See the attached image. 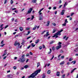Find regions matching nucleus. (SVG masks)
<instances>
[{
  "mask_svg": "<svg viewBox=\"0 0 78 78\" xmlns=\"http://www.w3.org/2000/svg\"><path fill=\"white\" fill-rule=\"evenodd\" d=\"M31 32V31L30 30L28 31V34H30V32Z\"/></svg>",
  "mask_w": 78,
  "mask_h": 78,
  "instance_id": "nucleus-56",
  "label": "nucleus"
},
{
  "mask_svg": "<svg viewBox=\"0 0 78 78\" xmlns=\"http://www.w3.org/2000/svg\"><path fill=\"white\" fill-rule=\"evenodd\" d=\"M26 30H30V28H27L26 29Z\"/></svg>",
  "mask_w": 78,
  "mask_h": 78,
  "instance_id": "nucleus-62",
  "label": "nucleus"
},
{
  "mask_svg": "<svg viewBox=\"0 0 78 78\" xmlns=\"http://www.w3.org/2000/svg\"><path fill=\"white\" fill-rule=\"evenodd\" d=\"M28 67V65H26L24 66V68L25 69H27Z\"/></svg>",
  "mask_w": 78,
  "mask_h": 78,
  "instance_id": "nucleus-14",
  "label": "nucleus"
},
{
  "mask_svg": "<svg viewBox=\"0 0 78 78\" xmlns=\"http://www.w3.org/2000/svg\"><path fill=\"white\" fill-rule=\"evenodd\" d=\"M51 72V71H50V70H48V71L47 73V74H50Z\"/></svg>",
  "mask_w": 78,
  "mask_h": 78,
  "instance_id": "nucleus-17",
  "label": "nucleus"
},
{
  "mask_svg": "<svg viewBox=\"0 0 78 78\" xmlns=\"http://www.w3.org/2000/svg\"><path fill=\"white\" fill-rule=\"evenodd\" d=\"M52 49L53 51H55V47L53 46L52 48Z\"/></svg>",
  "mask_w": 78,
  "mask_h": 78,
  "instance_id": "nucleus-20",
  "label": "nucleus"
},
{
  "mask_svg": "<svg viewBox=\"0 0 78 78\" xmlns=\"http://www.w3.org/2000/svg\"><path fill=\"white\" fill-rule=\"evenodd\" d=\"M7 58V56H5L3 58V59H6V58Z\"/></svg>",
  "mask_w": 78,
  "mask_h": 78,
  "instance_id": "nucleus-60",
  "label": "nucleus"
},
{
  "mask_svg": "<svg viewBox=\"0 0 78 78\" xmlns=\"http://www.w3.org/2000/svg\"><path fill=\"white\" fill-rule=\"evenodd\" d=\"M13 69H14V70H16V69H17V67H16V66H14L13 67Z\"/></svg>",
  "mask_w": 78,
  "mask_h": 78,
  "instance_id": "nucleus-38",
  "label": "nucleus"
},
{
  "mask_svg": "<svg viewBox=\"0 0 78 78\" xmlns=\"http://www.w3.org/2000/svg\"><path fill=\"white\" fill-rule=\"evenodd\" d=\"M63 31V30L62 29L60 31H58V33H59V34H61L60 33H61V32Z\"/></svg>",
  "mask_w": 78,
  "mask_h": 78,
  "instance_id": "nucleus-24",
  "label": "nucleus"
},
{
  "mask_svg": "<svg viewBox=\"0 0 78 78\" xmlns=\"http://www.w3.org/2000/svg\"><path fill=\"white\" fill-rule=\"evenodd\" d=\"M46 77V76L44 74H43V76H42V78H45Z\"/></svg>",
  "mask_w": 78,
  "mask_h": 78,
  "instance_id": "nucleus-25",
  "label": "nucleus"
},
{
  "mask_svg": "<svg viewBox=\"0 0 78 78\" xmlns=\"http://www.w3.org/2000/svg\"><path fill=\"white\" fill-rule=\"evenodd\" d=\"M11 20H12V22H13V21H14V18H12L11 19Z\"/></svg>",
  "mask_w": 78,
  "mask_h": 78,
  "instance_id": "nucleus-49",
  "label": "nucleus"
},
{
  "mask_svg": "<svg viewBox=\"0 0 78 78\" xmlns=\"http://www.w3.org/2000/svg\"><path fill=\"white\" fill-rule=\"evenodd\" d=\"M30 47H31V46L30 45H29L28 47L27 48V49H29V48H30Z\"/></svg>",
  "mask_w": 78,
  "mask_h": 78,
  "instance_id": "nucleus-53",
  "label": "nucleus"
},
{
  "mask_svg": "<svg viewBox=\"0 0 78 78\" xmlns=\"http://www.w3.org/2000/svg\"><path fill=\"white\" fill-rule=\"evenodd\" d=\"M62 26H66V23H63L62 24Z\"/></svg>",
  "mask_w": 78,
  "mask_h": 78,
  "instance_id": "nucleus-31",
  "label": "nucleus"
},
{
  "mask_svg": "<svg viewBox=\"0 0 78 78\" xmlns=\"http://www.w3.org/2000/svg\"><path fill=\"white\" fill-rule=\"evenodd\" d=\"M59 2V3L60 4L61 3H62V1H61V0H60Z\"/></svg>",
  "mask_w": 78,
  "mask_h": 78,
  "instance_id": "nucleus-58",
  "label": "nucleus"
},
{
  "mask_svg": "<svg viewBox=\"0 0 78 78\" xmlns=\"http://www.w3.org/2000/svg\"><path fill=\"white\" fill-rule=\"evenodd\" d=\"M62 6V5H60L59 7V8H61V7Z\"/></svg>",
  "mask_w": 78,
  "mask_h": 78,
  "instance_id": "nucleus-64",
  "label": "nucleus"
},
{
  "mask_svg": "<svg viewBox=\"0 0 78 78\" xmlns=\"http://www.w3.org/2000/svg\"><path fill=\"white\" fill-rule=\"evenodd\" d=\"M11 75L9 74L7 75V78H10L11 77Z\"/></svg>",
  "mask_w": 78,
  "mask_h": 78,
  "instance_id": "nucleus-21",
  "label": "nucleus"
},
{
  "mask_svg": "<svg viewBox=\"0 0 78 78\" xmlns=\"http://www.w3.org/2000/svg\"><path fill=\"white\" fill-rule=\"evenodd\" d=\"M31 20H33V19H34V16H32V17H31Z\"/></svg>",
  "mask_w": 78,
  "mask_h": 78,
  "instance_id": "nucleus-22",
  "label": "nucleus"
},
{
  "mask_svg": "<svg viewBox=\"0 0 78 78\" xmlns=\"http://www.w3.org/2000/svg\"><path fill=\"white\" fill-rule=\"evenodd\" d=\"M64 12H65V10L63 9L62 10V12L61 13V15H64Z\"/></svg>",
  "mask_w": 78,
  "mask_h": 78,
  "instance_id": "nucleus-9",
  "label": "nucleus"
},
{
  "mask_svg": "<svg viewBox=\"0 0 78 78\" xmlns=\"http://www.w3.org/2000/svg\"><path fill=\"white\" fill-rule=\"evenodd\" d=\"M33 11V8H30V9H29V10L27 11V12L26 14L27 15V14H30L31 12V11Z\"/></svg>",
  "mask_w": 78,
  "mask_h": 78,
  "instance_id": "nucleus-1",
  "label": "nucleus"
},
{
  "mask_svg": "<svg viewBox=\"0 0 78 78\" xmlns=\"http://www.w3.org/2000/svg\"><path fill=\"white\" fill-rule=\"evenodd\" d=\"M31 45L33 47H35V44L33 45V43H32L31 44Z\"/></svg>",
  "mask_w": 78,
  "mask_h": 78,
  "instance_id": "nucleus-35",
  "label": "nucleus"
},
{
  "mask_svg": "<svg viewBox=\"0 0 78 78\" xmlns=\"http://www.w3.org/2000/svg\"><path fill=\"white\" fill-rule=\"evenodd\" d=\"M19 28L20 31H22V30H23V28L22 27H19Z\"/></svg>",
  "mask_w": 78,
  "mask_h": 78,
  "instance_id": "nucleus-11",
  "label": "nucleus"
},
{
  "mask_svg": "<svg viewBox=\"0 0 78 78\" xmlns=\"http://www.w3.org/2000/svg\"><path fill=\"white\" fill-rule=\"evenodd\" d=\"M5 45V44H2V45H1V47H3V46H4V45Z\"/></svg>",
  "mask_w": 78,
  "mask_h": 78,
  "instance_id": "nucleus-52",
  "label": "nucleus"
},
{
  "mask_svg": "<svg viewBox=\"0 0 78 78\" xmlns=\"http://www.w3.org/2000/svg\"><path fill=\"white\" fill-rule=\"evenodd\" d=\"M8 27H9V26L7 25V26H6L5 27V29H6V28H8Z\"/></svg>",
  "mask_w": 78,
  "mask_h": 78,
  "instance_id": "nucleus-44",
  "label": "nucleus"
},
{
  "mask_svg": "<svg viewBox=\"0 0 78 78\" xmlns=\"http://www.w3.org/2000/svg\"><path fill=\"white\" fill-rule=\"evenodd\" d=\"M31 37H29L27 38V39H30V38Z\"/></svg>",
  "mask_w": 78,
  "mask_h": 78,
  "instance_id": "nucleus-63",
  "label": "nucleus"
},
{
  "mask_svg": "<svg viewBox=\"0 0 78 78\" xmlns=\"http://www.w3.org/2000/svg\"><path fill=\"white\" fill-rule=\"evenodd\" d=\"M66 4H67V2H65V4L64 5V7H66Z\"/></svg>",
  "mask_w": 78,
  "mask_h": 78,
  "instance_id": "nucleus-50",
  "label": "nucleus"
},
{
  "mask_svg": "<svg viewBox=\"0 0 78 78\" xmlns=\"http://www.w3.org/2000/svg\"><path fill=\"white\" fill-rule=\"evenodd\" d=\"M50 51H49L48 52V54H50V53H51V51H51V49L50 48Z\"/></svg>",
  "mask_w": 78,
  "mask_h": 78,
  "instance_id": "nucleus-13",
  "label": "nucleus"
},
{
  "mask_svg": "<svg viewBox=\"0 0 78 78\" xmlns=\"http://www.w3.org/2000/svg\"><path fill=\"white\" fill-rule=\"evenodd\" d=\"M65 23H68V21H67V19L65 20Z\"/></svg>",
  "mask_w": 78,
  "mask_h": 78,
  "instance_id": "nucleus-29",
  "label": "nucleus"
},
{
  "mask_svg": "<svg viewBox=\"0 0 78 78\" xmlns=\"http://www.w3.org/2000/svg\"><path fill=\"white\" fill-rule=\"evenodd\" d=\"M6 2H7V0H5L4 4H5Z\"/></svg>",
  "mask_w": 78,
  "mask_h": 78,
  "instance_id": "nucleus-48",
  "label": "nucleus"
},
{
  "mask_svg": "<svg viewBox=\"0 0 78 78\" xmlns=\"http://www.w3.org/2000/svg\"><path fill=\"white\" fill-rule=\"evenodd\" d=\"M23 41V42L21 43L22 45H24V43H25V41Z\"/></svg>",
  "mask_w": 78,
  "mask_h": 78,
  "instance_id": "nucleus-26",
  "label": "nucleus"
},
{
  "mask_svg": "<svg viewBox=\"0 0 78 78\" xmlns=\"http://www.w3.org/2000/svg\"><path fill=\"white\" fill-rule=\"evenodd\" d=\"M40 66V63L39 62L37 63V67H38Z\"/></svg>",
  "mask_w": 78,
  "mask_h": 78,
  "instance_id": "nucleus-23",
  "label": "nucleus"
},
{
  "mask_svg": "<svg viewBox=\"0 0 78 78\" xmlns=\"http://www.w3.org/2000/svg\"><path fill=\"white\" fill-rule=\"evenodd\" d=\"M64 64V61H63L60 64V65H63Z\"/></svg>",
  "mask_w": 78,
  "mask_h": 78,
  "instance_id": "nucleus-19",
  "label": "nucleus"
},
{
  "mask_svg": "<svg viewBox=\"0 0 78 78\" xmlns=\"http://www.w3.org/2000/svg\"><path fill=\"white\" fill-rule=\"evenodd\" d=\"M36 27H34L33 28V29H32V30H36Z\"/></svg>",
  "mask_w": 78,
  "mask_h": 78,
  "instance_id": "nucleus-55",
  "label": "nucleus"
},
{
  "mask_svg": "<svg viewBox=\"0 0 78 78\" xmlns=\"http://www.w3.org/2000/svg\"><path fill=\"white\" fill-rule=\"evenodd\" d=\"M61 44H62V43H61V42H59L58 44V45H61Z\"/></svg>",
  "mask_w": 78,
  "mask_h": 78,
  "instance_id": "nucleus-51",
  "label": "nucleus"
},
{
  "mask_svg": "<svg viewBox=\"0 0 78 78\" xmlns=\"http://www.w3.org/2000/svg\"><path fill=\"white\" fill-rule=\"evenodd\" d=\"M29 56V53L27 54L26 55V57H27V56Z\"/></svg>",
  "mask_w": 78,
  "mask_h": 78,
  "instance_id": "nucleus-57",
  "label": "nucleus"
},
{
  "mask_svg": "<svg viewBox=\"0 0 78 78\" xmlns=\"http://www.w3.org/2000/svg\"><path fill=\"white\" fill-rule=\"evenodd\" d=\"M10 3L11 4H12V3H13V1L11 0L10 1Z\"/></svg>",
  "mask_w": 78,
  "mask_h": 78,
  "instance_id": "nucleus-36",
  "label": "nucleus"
},
{
  "mask_svg": "<svg viewBox=\"0 0 78 78\" xmlns=\"http://www.w3.org/2000/svg\"><path fill=\"white\" fill-rule=\"evenodd\" d=\"M41 69L37 70L35 71V72L34 73L36 75H37L38 74V73H40V72H41Z\"/></svg>",
  "mask_w": 78,
  "mask_h": 78,
  "instance_id": "nucleus-2",
  "label": "nucleus"
},
{
  "mask_svg": "<svg viewBox=\"0 0 78 78\" xmlns=\"http://www.w3.org/2000/svg\"><path fill=\"white\" fill-rule=\"evenodd\" d=\"M63 52H64L63 51H62V50H61L60 51V53H63Z\"/></svg>",
  "mask_w": 78,
  "mask_h": 78,
  "instance_id": "nucleus-59",
  "label": "nucleus"
},
{
  "mask_svg": "<svg viewBox=\"0 0 78 78\" xmlns=\"http://www.w3.org/2000/svg\"><path fill=\"white\" fill-rule=\"evenodd\" d=\"M54 35L55 36H58V35H59V36H60V35H61V34H59V33L58 32L57 33L55 34Z\"/></svg>",
  "mask_w": 78,
  "mask_h": 78,
  "instance_id": "nucleus-6",
  "label": "nucleus"
},
{
  "mask_svg": "<svg viewBox=\"0 0 78 78\" xmlns=\"http://www.w3.org/2000/svg\"><path fill=\"white\" fill-rule=\"evenodd\" d=\"M72 63H73V64H75L76 63V61L74 60L71 62Z\"/></svg>",
  "mask_w": 78,
  "mask_h": 78,
  "instance_id": "nucleus-15",
  "label": "nucleus"
},
{
  "mask_svg": "<svg viewBox=\"0 0 78 78\" xmlns=\"http://www.w3.org/2000/svg\"><path fill=\"white\" fill-rule=\"evenodd\" d=\"M74 51H78V49H76L75 50H74Z\"/></svg>",
  "mask_w": 78,
  "mask_h": 78,
  "instance_id": "nucleus-46",
  "label": "nucleus"
},
{
  "mask_svg": "<svg viewBox=\"0 0 78 78\" xmlns=\"http://www.w3.org/2000/svg\"><path fill=\"white\" fill-rule=\"evenodd\" d=\"M25 55H23L22 56H21V57L22 58H25L24 57H25Z\"/></svg>",
  "mask_w": 78,
  "mask_h": 78,
  "instance_id": "nucleus-39",
  "label": "nucleus"
},
{
  "mask_svg": "<svg viewBox=\"0 0 78 78\" xmlns=\"http://www.w3.org/2000/svg\"><path fill=\"white\" fill-rule=\"evenodd\" d=\"M3 24H2L0 26V28H3Z\"/></svg>",
  "mask_w": 78,
  "mask_h": 78,
  "instance_id": "nucleus-34",
  "label": "nucleus"
},
{
  "mask_svg": "<svg viewBox=\"0 0 78 78\" xmlns=\"http://www.w3.org/2000/svg\"><path fill=\"white\" fill-rule=\"evenodd\" d=\"M56 75L57 76H60V72H57Z\"/></svg>",
  "mask_w": 78,
  "mask_h": 78,
  "instance_id": "nucleus-8",
  "label": "nucleus"
},
{
  "mask_svg": "<svg viewBox=\"0 0 78 78\" xmlns=\"http://www.w3.org/2000/svg\"><path fill=\"white\" fill-rule=\"evenodd\" d=\"M20 59L21 62L23 63L25 61V58H20Z\"/></svg>",
  "mask_w": 78,
  "mask_h": 78,
  "instance_id": "nucleus-3",
  "label": "nucleus"
},
{
  "mask_svg": "<svg viewBox=\"0 0 78 78\" xmlns=\"http://www.w3.org/2000/svg\"><path fill=\"white\" fill-rule=\"evenodd\" d=\"M64 57H65V56L63 55V56H62L61 58V59H64Z\"/></svg>",
  "mask_w": 78,
  "mask_h": 78,
  "instance_id": "nucleus-32",
  "label": "nucleus"
},
{
  "mask_svg": "<svg viewBox=\"0 0 78 78\" xmlns=\"http://www.w3.org/2000/svg\"><path fill=\"white\" fill-rule=\"evenodd\" d=\"M62 47V46L61 45H59V46H56V50H58V49H59V48H61Z\"/></svg>",
  "mask_w": 78,
  "mask_h": 78,
  "instance_id": "nucleus-5",
  "label": "nucleus"
},
{
  "mask_svg": "<svg viewBox=\"0 0 78 78\" xmlns=\"http://www.w3.org/2000/svg\"><path fill=\"white\" fill-rule=\"evenodd\" d=\"M39 40L37 39L36 41L35 44H37V43H39Z\"/></svg>",
  "mask_w": 78,
  "mask_h": 78,
  "instance_id": "nucleus-16",
  "label": "nucleus"
},
{
  "mask_svg": "<svg viewBox=\"0 0 78 78\" xmlns=\"http://www.w3.org/2000/svg\"><path fill=\"white\" fill-rule=\"evenodd\" d=\"M54 27H55V26H56V24L55 23H54L53 24Z\"/></svg>",
  "mask_w": 78,
  "mask_h": 78,
  "instance_id": "nucleus-61",
  "label": "nucleus"
},
{
  "mask_svg": "<svg viewBox=\"0 0 78 78\" xmlns=\"http://www.w3.org/2000/svg\"><path fill=\"white\" fill-rule=\"evenodd\" d=\"M55 42V41H52L50 42V44H53V43Z\"/></svg>",
  "mask_w": 78,
  "mask_h": 78,
  "instance_id": "nucleus-27",
  "label": "nucleus"
},
{
  "mask_svg": "<svg viewBox=\"0 0 78 78\" xmlns=\"http://www.w3.org/2000/svg\"><path fill=\"white\" fill-rule=\"evenodd\" d=\"M3 43H4V41H1V44H3Z\"/></svg>",
  "mask_w": 78,
  "mask_h": 78,
  "instance_id": "nucleus-42",
  "label": "nucleus"
},
{
  "mask_svg": "<svg viewBox=\"0 0 78 78\" xmlns=\"http://www.w3.org/2000/svg\"><path fill=\"white\" fill-rule=\"evenodd\" d=\"M56 9V7H53V9Z\"/></svg>",
  "mask_w": 78,
  "mask_h": 78,
  "instance_id": "nucleus-43",
  "label": "nucleus"
},
{
  "mask_svg": "<svg viewBox=\"0 0 78 78\" xmlns=\"http://www.w3.org/2000/svg\"><path fill=\"white\" fill-rule=\"evenodd\" d=\"M43 19L42 18V16H41L39 18V20H42Z\"/></svg>",
  "mask_w": 78,
  "mask_h": 78,
  "instance_id": "nucleus-18",
  "label": "nucleus"
},
{
  "mask_svg": "<svg viewBox=\"0 0 78 78\" xmlns=\"http://www.w3.org/2000/svg\"><path fill=\"white\" fill-rule=\"evenodd\" d=\"M14 12H16V13H18V11L17 10H15Z\"/></svg>",
  "mask_w": 78,
  "mask_h": 78,
  "instance_id": "nucleus-54",
  "label": "nucleus"
},
{
  "mask_svg": "<svg viewBox=\"0 0 78 78\" xmlns=\"http://www.w3.org/2000/svg\"><path fill=\"white\" fill-rule=\"evenodd\" d=\"M32 2H33V3H36V0H33Z\"/></svg>",
  "mask_w": 78,
  "mask_h": 78,
  "instance_id": "nucleus-28",
  "label": "nucleus"
},
{
  "mask_svg": "<svg viewBox=\"0 0 78 78\" xmlns=\"http://www.w3.org/2000/svg\"><path fill=\"white\" fill-rule=\"evenodd\" d=\"M73 60V58H71L69 59V61H72Z\"/></svg>",
  "mask_w": 78,
  "mask_h": 78,
  "instance_id": "nucleus-33",
  "label": "nucleus"
},
{
  "mask_svg": "<svg viewBox=\"0 0 78 78\" xmlns=\"http://www.w3.org/2000/svg\"><path fill=\"white\" fill-rule=\"evenodd\" d=\"M65 76H66V75H65V74H63V75L62 76V78H65Z\"/></svg>",
  "mask_w": 78,
  "mask_h": 78,
  "instance_id": "nucleus-30",
  "label": "nucleus"
},
{
  "mask_svg": "<svg viewBox=\"0 0 78 78\" xmlns=\"http://www.w3.org/2000/svg\"><path fill=\"white\" fill-rule=\"evenodd\" d=\"M17 41H16L15 42V43L14 44V45L15 46H17L18 45V46H20V43H17Z\"/></svg>",
  "mask_w": 78,
  "mask_h": 78,
  "instance_id": "nucleus-4",
  "label": "nucleus"
},
{
  "mask_svg": "<svg viewBox=\"0 0 78 78\" xmlns=\"http://www.w3.org/2000/svg\"><path fill=\"white\" fill-rule=\"evenodd\" d=\"M43 48H45V46L43 44Z\"/></svg>",
  "mask_w": 78,
  "mask_h": 78,
  "instance_id": "nucleus-45",
  "label": "nucleus"
},
{
  "mask_svg": "<svg viewBox=\"0 0 78 78\" xmlns=\"http://www.w3.org/2000/svg\"><path fill=\"white\" fill-rule=\"evenodd\" d=\"M50 21H48L47 23L46 24V26H49L50 25Z\"/></svg>",
  "mask_w": 78,
  "mask_h": 78,
  "instance_id": "nucleus-10",
  "label": "nucleus"
},
{
  "mask_svg": "<svg viewBox=\"0 0 78 78\" xmlns=\"http://www.w3.org/2000/svg\"><path fill=\"white\" fill-rule=\"evenodd\" d=\"M45 31H46L44 30V31L42 32L41 33V34H44Z\"/></svg>",
  "mask_w": 78,
  "mask_h": 78,
  "instance_id": "nucleus-37",
  "label": "nucleus"
},
{
  "mask_svg": "<svg viewBox=\"0 0 78 78\" xmlns=\"http://www.w3.org/2000/svg\"><path fill=\"white\" fill-rule=\"evenodd\" d=\"M19 34H17L16 35V36H15V37H18V36H19Z\"/></svg>",
  "mask_w": 78,
  "mask_h": 78,
  "instance_id": "nucleus-47",
  "label": "nucleus"
},
{
  "mask_svg": "<svg viewBox=\"0 0 78 78\" xmlns=\"http://www.w3.org/2000/svg\"><path fill=\"white\" fill-rule=\"evenodd\" d=\"M42 48V46H40V47H39V50H41Z\"/></svg>",
  "mask_w": 78,
  "mask_h": 78,
  "instance_id": "nucleus-40",
  "label": "nucleus"
},
{
  "mask_svg": "<svg viewBox=\"0 0 78 78\" xmlns=\"http://www.w3.org/2000/svg\"><path fill=\"white\" fill-rule=\"evenodd\" d=\"M6 51H7V50L5 49L4 51V54L2 55V56H5L6 54H7V52H6Z\"/></svg>",
  "mask_w": 78,
  "mask_h": 78,
  "instance_id": "nucleus-7",
  "label": "nucleus"
},
{
  "mask_svg": "<svg viewBox=\"0 0 78 78\" xmlns=\"http://www.w3.org/2000/svg\"><path fill=\"white\" fill-rule=\"evenodd\" d=\"M76 68H74V69H73L71 71V73H73V72L75 71V70H76Z\"/></svg>",
  "mask_w": 78,
  "mask_h": 78,
  "instance_id": "nucleus-12",
  "label": "nucleus"
},
{
  "mask_svg": "<svg viewBox=\"0 0 78 78\" xmlns=\"http://www.w3.org/2000/svg\"><path fill=\"white\" fill-rule=\"evenodd\" d=\"M55 32H56V30H54L53 32H52V33H55Z\"/></svg>",
  "mask_w": 78,
  "mask_h": 78,
  "instance_id": "nucleus-41",
  "label": "nucleus"
}]
</instances>
